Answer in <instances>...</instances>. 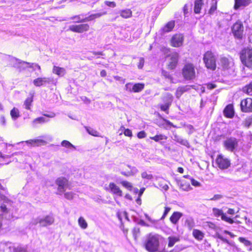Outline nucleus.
<instances>
[{"mask_svg": "<svg viewBox=\"0 0 252 252\" xmlns=\"http://www.w3.org/2000/svg\"><path fill=\"white\" fill-rule=\"evenodd\" d=\"M182 213L179 212H175L173 213L170 218V220L173 224H176L179 219L182 217Z\"/></svg>", "mask_w": 252, "mask_h": 252, "instance_id": "25", "label": "nucleus"}, {"mask_svg": "<svg viewBox=\"0 0 252 252\" xmlns=\"http://www.w3.org/2000/svg\"><path fill=\"white\" fill-rule=\"evenodd\" d=\"M48 119H46L44 117H40L35 119L32 122V124L34 126H35L37 124H43L49 122Z\"/></svg>", "mask_w": 252, "mask_h": 252, "instance_id": "31", "label": "nucleus"}, {"mask_svg": "<svg viewBox=\"0 0 252 252\" xmlns=\"http://www.w3.org/2000/svg\"><path fill=\"white\" fill-rule=\"evenodd\" d=\"M145 216L146 219L148 220L152 224L155 225L158 222V220L152 219L148 215L145 214Z\"/></svg>", "mask_w": 252, "mask_h": 252, "instance_id": "52", "label": "nucleus"}, {"mask_svg": "<svg viewBox=\"0 0 252 252\" xmlns=\"http://www.w3.org/2000/svg\"><path fill=\"white\" fill-rule=\"evenodd\" d=\"M244 92H246L248 94L252 95V82L250 84L246 86L243 89Z\"/></svg>", "mask_w": 252, "mask_h": 252, "instance_id": "43", "label": "nucleus"}, {"mask_svg": "<svg viewBox=\"0 0 252 252\" xmlns=\"http://www.w3.org/2000/svg\"><path fill=\"white\" fill-rule=\"evenodd\" d=\"M185 225L189 230H191L194 227L195 222L193 219L189 218L186 220L185 221Z\"/></svg>", "mask_w": 252, "mask_h": 252, "instance_id": "36", "label": "nucleus"}, {"mask_svg": "<svg viewBox=\"0 0 252 252\" xmlns=\"http://www.w3.org/2000/svg\"><path fill=\"white\" fill-rule=\"evenodd\" d=\"M3 201L4 202H8L9 200L4 195L0 194V201Z\"/></svg>", "mask_w": 252, "mask_h": 252, "instance_id": "64", "label": "nucleus"}, {"mask_svg": "<svg viewBox=\"0 0 252 252\" xmlns=\"http://www.w3.org/2000/svg\"><path fill=\"white\" fill-rule=\"evenodd\" d=\"M124 134L125 136L131 137L132 136L131 131L129 129H126L124 132Z\"/></svg>", "mask_w": 252, "mask_h": 252, "instance_id": "59", "label": "nucleus"}, {"mask_svg": "<svg viewBox=\"0 0 252 252\" xmlns=\"http://www.w3.org/2000/svg\"><path fill=\"white\" fill-rule=\"evenodd\" d=\"M173 139L187 147H189V142L186 139L182 138L176 133L173 134Z\"/></svg>", "mask_w": 252, "mask_h": 252, "instance_id": "19", "label": "nucleus"}, {"mask_svg": "<svg viewBox=\"0 0 252 252\" xmlns=\"http://www.w3.org/2000/svg\"><path fill=\"white\" fill-rule=\"evenodd\" d=\"M191 87V86H185L179 87L177 89L176 93V96L177 98H179L184 93L189 90Z\"/></svg>", "mask_w": 252, "mask_h": 252, "instance_id": "24", "label": "nucleus"}, {"mask_svg": "<svg viewBox=\"0 0 252 252\" xmlns=\"http://www.w3.org/2000/svg\"><path fill=\"white\" fill-rule=\"evenodd\" d=\"M213 213L216 217H218L220 216L222 220L230 224H232L234 222V220L230 218L227 217L226 214L223 213V211L220 209L214 208L213 209Z\"/></svg>", "mask_w": 252, "mask_h": 252, "instance_id": "12", "label": "nucleus"}, {"mask_svg": "<svg viewBox=\"0 0 252 252\" xmlns=\"http://www.w3.org/2000/svg\"><path fill=\"white\" fill-rule=\"evenodd\" d=\"M87 132L91 135L94 136H97L98 132L92 128H86Z\"/></svg>", "mask_w": 252, "mask_h": 252, "instance_id": "50", "label": "nucleus"}, {"mask_svg": "<svg viewBox=\"0 0 252 252\" xmlns=\"http://www.w3.org/2000/svg\"><path fill=\"white\" fill-rule=\"evenodd\" d=\"M251 0H235L234 8L238 9L241 6H246L251 3Z\"/></svg>", "mask_w": 252, "mask_h": 252, "instance_id": "27", "label": "nucleus"}, {"mask_svg": "<svg viewBox=\"0 0 252 252\" xmlns=\"http://www.w3.org/2000/svg\"><path fill=\"white\" fill-rule=\"evenodd\" d=\"M240 59L243 64L252 68V49H244L240 54Z\"/></svg>", "mask_w": 252, "mask_h": 252, "instance_id": "3", "label": "nucleus"}, {"mask_svg": "<svg viewBox=\"0 0 252 252\" xmlns=\"http://www.w3.org/2000/svg\"><path fill=\"white\" fill-rule=\"evenodd\" d=\"M170 61L168 66L169 69H173L177 65L179 58V54L177 52H173L170 55Z\"/></svg>", "mask_w": 252, "mask_h": 252, "instance_id": "17", "label": "nucleus"}, {"mask_svg": "<svg viewBox=\"0 0 252 252\" xmlns=\"http://www.w3.org/2000/svg\"><path fill=\"white\" fill-rule=\"evenodd\" d=\"M105 4L109 7H115L116 6V3L113 1H105Z\"/></svg>", "mask_w": 252, "mask_h": 252, "instance_id": "55", "label": "nucleus"}, {"mask_svg": "<svg viewBox=\"0 0 252 252\" xmlns=\"http://www.w3.org/2000/svg\"><path fill=\"white\" fill-rule=\"evenodd\" d=\"M74 194L72 192H67L64 194V197L68 200L72 199L74 197Z\"/></svg>", "mask_w": 252, "mask_h": 252, "instance_id": "48", "label": "nucleus"}, {"mask_svg": "<svg viewBox=\"0 0 252 252\" xmlns=\"http://www.w3.org/2000/svg\"><path fill=\"white\" fill-rule=\"evenodd\" d=\"M217 237L220 239V240H221L222 241H223V242L224 243H226L227 244H229V241L228 240H227L226 239L224 238L222 236H221V235L219 234H218L217 235Z\"/></svg>", "mask_w": 252, "mask_h": 252, "instance_id": "60", "label": "nucleus"}, {"mask_svg": "<svg viewBox=\"0 0 252 252\" xmlns=\"http://www.w3.org/2000/svg\"><path fill=\"white\" fill-rule=\"evenodd\" d=\"M241 108L243 112H252V99L247 98L242 100L241 102Z\"/></svg>", "mask_w": 252, "mask_h": 252, "instance_id": "15", "label": "nucleus"}, {"mask_svg": "<svg viewBox=\"0 0 252 252\" xmlns=\"http://www.w3.org/2000/svg\"><path fill=\"white\" fill-rule=\"evenodd\" d=\"M160 237V236L158 234H150L145 244L146 249L150 252L158 251Z\"/></svg>", "mask_w": 252, "mask_h": 252, "instance_id": "1", "label": "nucleus"}, {"mask_svg": "<svg viewBox=\"0 0 252 252\" xmlns=\"http://www.w3.org/2000/svg\"><path fill=\"white\" fill-rule=\"evenodd\" d=\"M52 72L59 77L63 76L66 73L65 68L55 65L53 66Z\"/></svg>", "mask_w": 252, "mask_h": 252, "instance_id": "21", "label": "nucleus"}, {"mask_svg": "<svg viewBox=\"0 0 252 252\" xmlns=\"http://www.w3.org/2000/svg\"><path fill=\"white\" fill-rule=\"evenodd\" d=\"M163 100L164 102H167L171 104L173 101V96L171 94H166L163 98Z\"/></svg>", "mask_w": 252, "mask_h": 252, "instance_id": "41", "label": "nucleus"}, {"mask_svg": "<svg viewBox=\"0 0 252 252\" xmlns=\"http://www.w3.org/2000/svg\"><path fill=\"white\" fill-rule=\"evenodd\" d=\"M144 60L143 58H139V62L138 64V67L139 68H142L144 65Z\"/></svg>", "mask_w": 252, "mask_h": 252, "instance_id": "61", "label": "nucleus"}, {"mask_svg": "<svg viewBox=\"0 0 252 252\" xmlns=\"http://www.w3.org/2000/svg\"><path fill=\"white\" fill-rule=\"evenodd\" d=\"M106 13L105 12H102V13H97L91 14L88 17H86L84 19H82V20H80L79 22H87V21H92L94 19L99 18L101 16L106 14Z\"/></svg>", "mask_w": 252, "mask_h": 252, "instance_id": "23", "label": "nucleus"}, {"mask_svg": "<svg viewBox=\"0 0 252 252\" xmlns=\"http://www.w3.org/2000/svg\"><path fill=\"white\" fill-rule=\"evenodd\" d=\"M10 115L13 120L17 119L19 116V111L17 108H13L10 111Z\"/></svg>", "mask_w": 252, "mask_h": 252, "instance_id": "37", "label": "nucleus"}, {"mask_svg": "<svg viewBox=\"0 0 252 252\" xmlns=\"http://www.w3.org/2000/svg\"><path fill=\"white\" fill-rule=\"evenodd\" d=\"M25 142L32 147L39 146L45 143V141L42 139H31L27 140Z\"/></svg>", "mask_w": 252, "mask_h": 252, "instance_id": "20", "label": "nucleus"}, {"mask_svg": "<svg viewBox=\"0 0 252 252\" xmlns=\"http://www.w3.org/2000/svg\"><path fill=\"white\" fill-rule=\"evenodd\" d=\"M132 13V11L129 9L122 10L120 11V16L126 19L131 17Z\"/></svg>", "mask_w": 252, "mask_h": 252, "instance_id": "29", "label": "nucleus"}, {"mask_svg": "<svg viewBox=\"0 0 252 252\" xmlns=\"http://www.w3.org/2000/svg\"><path fill=\"white\" fill-rule=\"evenodd\" d=\"M104 189L118 196L123 195V192L120 188L114 183H110L108 185H105Z\"/></svg>", "mask_w": 252, "mask_h": 252, "instance_id": "10", "label": "nucleus"}, {"mask_svg": "<svg viewBox=\"0 0 252 252\" xmlns=\"http://www.w3.org/2000/svg\"><path fill=\"white\" fill-rule=\"evenodd\" d=\"M216 161V163L220 169H226L230 164V161L221 155L218 156Z\"/></svg>", "mask_w": 252, "mask_h": 252, "instance_id": "11", "label": "nucleus"}, {"mask_svg": "<svg viewBox=\"0 0 252 252\" xmlns=\"http://www.w3.org/2000/svg\"><path fill=\"white\" fill-rule=\"evenodd\" d=\"M222 198V195L221 194H215L214 196L210 199V200L216 201Z\"/></svg>", "mask_w": 252, "mask_h": 252, "instance_id": "56", "label": "nucleus"}, {"mask_svg": "<svg viewBox=\"0 0 252 252\" xmlns=\"http://www.w3.org/2000/svg\"><path fill=\"white\" fill-rule=\"evenodd\" d=\"M187 129L189 131V134L192 133L193 131V127L192 126L190 125H188L186 126Z\"/></svg>", "mask_w": 252, "mask_h": 252, "instance_id": "63", "label": "nucleus"}, {"mask_svg": "<svg viewBox=\"0 0 252 252\" xmlns=\"http://www.w3.org/2000/svg\"><path fill=\"white\" fill-rule=\"evenodd\" d=\"M217 8V1L216 0H212L211 2V6L209 10V13L212 14Z\"/></svg>", "mask_w": 252, "mask_h": 252, "instance_id": "42", "label": "nucleus"}, {"mask_svg": "<svg viewBox=\"0 0 252 252\" xmlns=\"http://www.w3.org/2000/svg\"><path fill=\"white\" fill-rule=\"evenodd\" d=\"M184 77L187 80H191L195 77L194 67L192 64L188 63L183 69Z\"/></svg>", "mask_w": 252, "mask_h": 252, "instance_id": "7", "label": "nucleus"}, {"mask_svg": "<svg viewBox=\"0 0 252 252\" xmlns=\"http://www.w3.org/2000/svg\"><path fill=\"white\" fill-rule=\"evenodd\" d=\"M121 184L126 189L129 190H131L132 188V184L127 181H123L121 182Z\"/></svg>", "mask_w": 252, "mask_h": 252, "instance_id": "46", "label": "nucleus"}, {"mask_svg": "<svg viewBox=\"0 0 252 252\" xmlns=\"http://www.w3.org/2000/svg\"><path fill=\"white\" fill-rule=\"evenodd\" d=\"M33 99L32 97H28L27 98L25 101H24V106H25V108L28 110H30L32 102Z\"/></svg>", "mask_w": 252, "mask_h": 252, "instance_id": "40", "label": "nucleus"}, {"mask_svg": "<svg viewBox=\"0 0 252 252\" xmlns=\"http://www.w3.org/2000/svg\"><path fill=\"white\" fill-rule=\"evenodd\" d=\"M219 64L221 69L226 73L231 74L234 72V63L231 57H221Z\"/></svg>", "mask_w": 252, "mask_h": 252, "instance_id": "2", "label": "nucleus"}, {"mask_svg": "<svg viewBox=\"0 0 252 252\" xmlns=\"http://www.w3.org/2000/svg\"><path fill=\"white\" fill-rule=\"evenodd\" d=\"M203 61L207 68L215 70L216 68V59L214 54L211 51L206 52L203 57Z\"/></svg>", "mask_w": 252, "mask_h": 252, "instance_id": "4", "label": "nucleus"}, {"mask_svg": "<svg viewBox=\"0 0 252 252\" xmlns=\"http://www.w3.org/2000/svg\"><path fill=\"white\" fill-rule=\"evenodd\" d=\"M239 241L243 243L245 246L248 247L252 245V243L249 240L246 239V238L244 237H239Z\"/></svg>", "mask_w": 252, "mask_h": 252, "instance_id": "44", "label": "nucleus"}, {"mask_svg": "<svg viewBox=\"0 0 252 252\" xmlns=\"http://www.w3.org/2000/svg\"><path fill=\"white\" fill-rule=\"evenodd\" d=\"M146 136V133L144 131H141L137 133V137L139 138H143Z\"/></svg>", "mask_w": 252, "mask_h": 252, "instance_id": "58", "label": "nucleus"}, {"mask_svg": "<svg viewBox=\"0 0 252 252\" xmlns=\"http://www.w3.org/2000/svg\"><path fill=\"white\" fill-rule=\"evenodd\" d=\"M78 223L79 226L83 229H85L88 227V223L85 219L80 217L78 220Z\"/></svg>", "mask_w": 252, "mask_h": 252, "instance_id": "32", "label": "nucleus"}, {"mask_svg": "<svg viewBox=\"0 0 252 252\" xmlns=\"http://www.w3.org/2000/svg\"><path fill=\"white\" fill-rule=\"evenodd\" d=\"M167 138V136L163 134L156 135L153 137H150V139L154 140L156 142H159L161 140H166Z\"/></svg>", "mask_w": 252, "mask_h": 252, "instance_id": "39", "label": "nucleus"}, {"mask_svg": "<svg viewBox=\"0 0 252 252\" xmlns=\"http://www.w3.org/2000/svg\"><path fill=\"white\" fill-rule=\"evenodd\" d=\"M175 26V22L173 21H171L168 22L162 28V31L163 33L171 32Z\"/></svg>", "mask_w": 252, "mask_h": 252, "instance_id": "28", "label": "nucleus"}, {"mask_svg": "<svg viewBox=\"0 0 252 252\" xmlns=\"http://www.w3.org/2000/svg\"><path fill=\"white\" fill-rule=\"evenodd\" d=\"M54 222V218L52 215H47L44 217H38L36 219H33L32 223L34 225L38 223L40 226L44 227L48 225L52 224Z\"/></svg>", "mask_w": 252, "mask_h": 252, "instance_id": "5", "label": "nucleus"}, {"mask_svg": "<svg viewBox=\"0 0 252 252\" xmlns=\"http://www.w3.org/2000/svg\"><path fill=\"white\" fill-rule=\"evenodd\" d=\"M203 3L202 0H195L194 11L195 13H199Z\"/></svg>", "mask_w": 252, "mask_h": 252, "instance_id": "30", "label": "nucleus"}, {"mask_svg": "<svg viewBox=\"0 0 252 252\" xmlns=\"http://www.w3.org/2000/svg\"><path fill=\"white\" fill-rule=\"evenodd\" d=\"M56 184L58 186L57 193L60 195L64 192L65 189L68 186L67 179L63 177L58 178L56 181Z\"/></svg>", "mask_w": 252, "mask_h": 252, "instance_id": "9", "label": "nucleus"}, {"mask_svg": "<svg viewBox=\"0 0 252 252\" xmlns=\"http://www.w3.org/2000/svg\"><path fill=\"white\" fill-rule=\"evenodd\" d=\"M133 235L135 239H136L138 237L140 233V229L138 227H134L132 230Z\"/></svg>", "mask_w": 252, "mask_h": 252, "instance_id": "49", "label": "nucleus"}, {"mask_svg": "<svg viewBox=\"0 0 252 252\" xmlns=\"http://www.w3.org/2000/svg\"><path fill=\"white\" fill-rule=\"evenodd\" d=\"M144 88V84L142 83H136L133 86V92L138 93L141 92Z\"/></svg>", "mask_w": 252, "mask_h": 252, "instance_id": "35", "label": "nucleus"}, {"mask_svg": "<svg viewBox=\"0 0 252 252\" xmlns=\"http://www.w3.org/2000/svg\"><path fill=\"white\" fill-rule=\"evenodd\" d=\"M141 177L148 180H151L153 178V175L151 174H148L146 172L142 173Z\"/></svg>", "mask_w": 252, "mask_h": 252, "instance_id": "47", "label": "nucleus"}, {"mask_svg": "<svg viewBox=\"0 0 252 252\" xmlns=\"http://www.w3.org/2000/svg\"><path fill=\"white\" fill-rule=\"evenodd\" d=\"M184 36L182 34L174 35L171 39V45L174 47H179L182 45Z\"/></svg>", "mask_w": 252, "mask_h": 252, "instance_id": "14", "label": "nucleus"}, {"mask_svg": "<svg viewBox=\"0 0 252 252\" xmlns=\"http://www.w3.org/2000/svg\"><path fill=\"white\" fill-rule=\"evenodd\" d=\"M16 63L14 64V66L19 69V71H22L25 69L28 66L31 68L33 67V63H31L28 62L22 61L16 59Z\"/></svg>", "mask_w": 252, "mask_h": 252, "instance_id": "16", "label": "nucleus"}, {"mask_svg": "<svg viewBox=\"0 0 252 252\" xmlns=\"http://www.w3.org/2000/svg\"><path fill=\"white\" fill-rule=\"evenodd\" d=\"M133 85L132 83H128L126 84L125 85V90L126 91H128L129 92H133Z\"/></svg>", "mask_w": 252, "mask_h": 252, "instance_id": "51", "label": "nucleus"}, {"mask_svg": "<svg viewBox=\"0 0 252 252\" xmlns=\"http://www.w3.org/2000/svg\"><path fill=\"white\" fill-rule=\"evenodd\" d=\"M89 26L87 24H82L77 25H71L69 27V29L72 32L82 33L88 31L89 29Z\"/></svg>", "mask_w": 252, "mask_h": 252, "instance_id": "13", "label": "nucleus"}, {"mask_svg": "<svg viewBox=\"0 0 252 252\" xmlns=\"http://www.w3.org/2000/svg\"><path fill=\"white\" fill-rule=\"evenodd\" d=\"M128 167L130 169V171H129V173H131V175H134V174L138 172V170L137 168L135 167H132L128 165Z\"/></svg>", "mask_w": 252, "mask_h": 252, "instance_id": "57", "label": "nucleus"}, {"mask_svg": "<svg viewBox=\"0 0 252 252\" xmlns=\"http://www.w3.org/2000/svg\"><path fill=\"white\" fill-rule=\"evenodd\" d=\"M223 113L225 117L229 118H232L234 115L233 106L231 104L228 105L224 109Z\"/></svg>", "mask_w": 252, "mask_h": 252, "instance_id": "22", "label": "nucleus"}, {"mask_svg": "<svg viewBox=\"0 0 252 252\" xmlns=\"http://www.w3.org/2000/svg\"><path fill=\"white\" fill-rule=\"evenodd\" d=\"M232 32L236 38H242L244 32V26L242 22L240 21L236 22L232 27Z\"/></svg>", "mask_w": 252, "mask_h": 252, "instance_id": "8", "label": "nucleus"}, {"mask_svg": "<svg viewBox=\"0 0 252 252\" xmlns=\"http://www.w3.org/2000/svg\"><path fill=\"white\" fill-rule=\"evenodd\" d=\"M161 50L164 54H168L170 52L169 48L165 47H162Z\"/></svg>", "mask_w": 252, "mask_h": 252, "instance_id": "62", "label": "nucleus"}, {"mask_svg": "<svg viewBox=\"0 0 252 252\" xmlns=\"http://www.w3.org/2000/svg\"><path fill=\"white\" fill-rule=\"evenodd\" d=\"M168 246L169 247H172L177 242L179 241V238L178 237L170 236L168 238Z\"/></svg>", "mask_w": 252, "mask_h": 252, "instance_id": "34", "label": "nucleus"}, {"mask_svg": "<svg viewBox=\"0 0 252 252\" xmlns=\"http://www.w3.org/2000/svg\"><path fill=\"white\" fill-rule=\"evenodd\" d=\"M223 146L225 149L231 152H235L238 145V140L234 137L227 138L223 141Z\"/></svg>", "mask_w": 252, "mask_h": 252, "instance_id": "6", "label": "nucleus"}, {"mask_svg": "<svg viewBox=\"0 0 252 252\" xmlns=\"http://www.w3.org/2000/svg\"><path fill=\"white\" fill-rule=\"evenodd\" d=\"M53 81V79L48 77H39L34 79L33 84L37 87H40L45 84H49Z\"/></svg>", "mask_w": 252, "mask_h": 252, "instance_id": "18", "label": "nucleus"}, {"mask_svg": "<svg viewBox=\"0 0 252 252\" xmlns=\"http://www.w3.org/2000/svg\"><path fill=\"white\" fill-rule=\"evenodd\" d=\"M170 210H171V208L170 207H167L165 208V210H164V213H163L162 216L161 218V220H163L165 218V217L168 214V213L170 211Z\"/></svg>", "mask_w": 252, "mask_h": 252, "instance_id": "54", "label": "nucleus"}, {"mask_svg": "<svg viewBox=\"0 0 252 252\" xmlns=\"http://www.w3.org/2000/svg\"><path fill=\"white\" fill-rule=\"evenodd\" d=\"M61 145L69 149H76L75 147L67 140H63L61 143Z\"/></svg>", "mask_w": 252, "mask_h": 252, "instance_id": "38", "label": "nucleus"}, {"mask_svg": "<svg viewBox=\"0 0 252 252\" xmlns=\"http://www.w3.org/2000/svg\"><path fill=\"white\" fill-rule=\"evenodd\" d=\"M171 105V104L167 103V102H164V104H161L160 106V108L161 110L165 112L166 113H168V109L170 106Z\"/></svg>", "mask_w": 252, "mask_h": 252, "instance_id": "45", "label": "nucleus"}, {"mask_svg": "<svg viewBox=\"0 0 252 252\" xmlns=\"http://www.w3.org/2000/svg\"><path fill=\"white\" fill-rule=\"evenodd\" d=\"M191 183L192 185L195 187H199L200 186V183L197 181L196 180L192 179V178H189Z\"/></svg>", "mask_w": 252, "mask_h": 252, "instance_id": "53", "label": "nucleus"}, {"mask_svg": "<svg viewBox=\"0 0 252 252\" xmlns=\"http://www.w3.org/2000/svg\"><path fill=\"white\" fill-rule=\"evenodd\" d=\"M192 235L198 241H202L204 237V233L200 230L194 229L192 231Z\"/></svg>", "mask_w": 252, "mask_h": 252, "instance_id": "26", "label": "nucleus"}, {"mask_svg": "<svg viewBox=\"0 0 252 252\" xmlns=\"http://www.w3.org/2000/svg\"><path fill=\"white\" fill-rule=\"evenodd\" d=\"M180 187V189L185 191H188L191 189L189 183H186L183 180L181 181Z\"/></svg>", "mask_w": 252, "mask_h": 252, "instance_id": "33", "label": "nucleus"}]
</instances>
